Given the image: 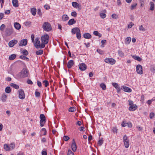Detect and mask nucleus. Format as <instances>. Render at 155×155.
Here are the masks:
<instances>
[{"instance_id": "nucleus-1", "label": "nucleus", "mask_w": 155, "mask_h": 155, "mask_svg": "<svg viewBox=\"0 0 155 155\" xmlns=\"http://www.w3.org/2000/svg\"><path fill=\"white\" fill-rule=\"evenodd\" d=\"M49 38V36L47 34H45L41 37V47L43 48H44L45 45L48 43Z\"/></svg>"}, {"instance_id": "nucleus-2", "label": "nucleus", "mask_w": 155, "mask_h": 155, "mask_svg": "<svg viewBox=\"0 0 155 155\" xmlns=\"http://www.w3.org/2000/svg\"><path fill=\"white\" fill-rule=\"evenodd\" d=\"M29 73L27 69L24 68L16 76L19 78H23L28 76Z\"/></svg>"}, {"instance_id": "nucleus-3", "label": "nucleus", "mask_w": 155, "mask_h": 155, "mask_svg": "<svg viewBox=\"0 0 155 155\" xmlns=\"http://www.w3.org/2000/svg\"><path fill=\"white\" fill-rule=\"evenodd\" d=\"M42 28L44 30L48 31L51 29V27L50 23L48 22H45L42 26Z\"/></svg>"}, {"instance_id": "nucleus-4", "label": "nucleus", "mask_w": 155, "mask_h": 155, "mask_svg": "<svg viewBox=\"0 0 155 155\" xmlns=\"http://www.w3.org/2000/svg\"><path fill=\"white\" fill-rule=\"evenodd\" d=\"M33 43L34 46L36 48H43L41 47V43L40 44V42L39 40V39L38 38H35Z\"/></svg>"}, {"instance_id": "nucleus-5", "label": "nucleus", "mask_w": 155, "mask_h": 155, "mask_svg": "<svg viewBox=\"0 0 155 155\" xmlns=\"http://www.w3.org/2000/svg\"><path fill=\"white\" fill-rule=\"evenodd\" d=\"M123 141L125 148H128L130 145L129 140L128 137L125 135L123 137Z\"/></svg>"}, {"instance_id": "nucleus-6", "label": "nucleus", "mask_w": 155, "mask_h": 155, "mask_svg": "<svg viewBox=\"0 0 155 155\" xmlns=\"http://www.w3.org/2000/svg\"><path fill=\"white\" fill-rule=\"evenodd\" d=\"M104 61L106 63L111 65L114 64L116 62V61L114 59L111 58H107L104 60Z\"/></svg>"}, {"instance_id": "nucleus-7", "label": "nucleus", "mask_w": 155, "mask_h": 155, "mask_svg": "<svg viewBox=\"0 0 155 155\" xmlns=\"http://www.w3.org/2000/svg\"><path fill=\"white\" fill-rule=\"evenodd\" d=\"M136 70L138 74H141L143 73L142 67L140 64H138L136 66Z\"/></svg>"}, {"instance_id": "nucleus-8", "label": "nucleus", "mask_w": 155, "mask_h": 155, "mask_svg": "<svg viewBox=\"0 0 155 155\" xmlns=\"http://www.w3.org/2000/svg\"><path fill=\"white\" fill-rule=\"evenodd\" d=\"M40 123L41 127H43L45 122V117L43 114H41L40 116Z\"/></svg>"}, {"instance_id": "nucleus-9", "label": "nucleus", "mask_w": 155, "mask_h": 155, "mask_svg": "<svg viewBox=\"0 0 155 155\" xmlns=\"http://www.w3.org/2000/svg\"><path fill=\"white\" fill-rule=\"evenodd\" d=\"M18 97L21 99H23L25 98V95L24 91L22 89H19L18 90Z\"/></svg>"}, {"instance_id": "nucleus-10", "label": "nucleus", "mask_w": 155, "mask_h": 155, "mask_svg": "<svg viewBox=\"0 0 155 155\" xmlns=\"http://www.w3.org/2000/svg\"><path fill=\"white\" fill-rule=\"evenodd\" d=\"M5 33L6 36H9L11 35L13 32V29L12 28H7L5 30Z\"/></svg>"}, {"instance_id": "nucleus-11", "label": "nucleus", "mask_w": 155, "mask_h": 155, "mask_svg": "<svg viewBox=\"0 0 155 155\" xmlns=\"http://www.w3.org/2000/svg\"><path fill=\"white\" fill-rule=\"evenodd\" d=\"M72 6L75 8H78V10L81 9V5L76 2H73L72 3Z\"/></svg>"}, {"instance_id": "nucleus-12", "label": "nucleus", "mask_w": 155, "mask_h": 155, "mask_svg": "<svg viewBox=\"0 0 155 155\" xmlns=\"http://www.w3.org/2000/svg\"><path fill=\"white\" fill-rule=\"evenodd\" d=\"M27 43V40L26 39H24L21 40L19 42V45L21 46H25Z\"/></svg>"}, {"instance_id": "nucleus-13", "label": "nucleus", "mask_w": 155, "mask_h": 155, "mask_svg": "<svg viewBox=\"0 0 155 155\" xmlns=\"http://www.w3.org/2000/svg\"><path fill=\"white\" fill-rule=\"evenodd\" d=\"M18 43V41L16 40H13L10 41L8 43L9 46L10 47H12Z\"/></svg>"}, {"instance_id": "nucleus-14", "label": "nucleus", "mask_w": 155, "mask_h": 155, "mask_svg": "<svg viewBox=\"0 0 155 155\" xmlns=\"http://www.w3.org/2000/svg\"><path fill=\"white\" fill-rule=\"evenodd\" d=\"M112 84L117 89V92H119L121 90L120 87L117 83H112Z\"/></svg>"}, {"instance_id": "nucleus-15", "label": "nucleus", "mask_w": 155, "mask_h": 155, "mask_svg": "<svg viewBox=\"0 0 155 155\" xmlns=\"http://www.w3.org/2000/svg\"><path fill=\"white\" fill-rule=\"evenodd\" d=\"M79 68L81 71H84L87 68V66L84 63H81L79 64Z\"/></svg>"}, {"instance_id": "nucleus-16", "label": "nucleus", "mask_w": 155, "mask_h": 155, "mask_svg": "<svg viewBox=\"0 0 155 155\" xmlns=\"http://www.w3.org/2000/svg\"><path fill=\"white\" fill-rule=\"evenodd\" d=\"M71 148L72 150L74 152H75L77 150V146L74 140H73V141L71 145Z\"/></svg>"}, {"instance_id": "nucleus-17", "label": "nucleus", "mask_w": 155, "mask_h": 155, "mask_svg": "<svg viewBox=\"0 0 155 155\" xmlns=\"http://www.w3.org/2000/svg\"><path fill=\"white\" fill-rule=\"evenodd\" d=\"M122 87L123 90L126 92H130L132 91L131 89L128 87L123 86H122Z\"/></svg>"}, {"instance_id": "nucleus-18", "label": "nucleus", "mask_w": 155, "mask_h": 155, "mask_svg": "<svg viewBox=\"0 0 155 155\" xmlns=\"http://www.w3.org/2000/svg\"><path fill=\"white\" fill-rule=\"evenodd\" d=\"M74 64V61L72 60L68 61L67 64V67L68 68H71Z\"/></svg>"}, {"instance_id": "nucleus-19", "label": "nucleus", "mask_w": 155, "mask_h": 155, "mask_svg": "<svg viewBox=\"0 0 155 155\" xmlns=\"http://www.w3.org/2000/svg\"><path fill=\"white\" fill-rule=\"evenodd\" d=\"M137 108V106L135 104L130 106L129 109L130 111H133L136 110Z\"/></svg>"}, {"instance_id": "nucleus-20", "label": "nucleus", "mask_w": 155, "mask_h": 155, "mask_svg": "<svg viewBox=\"0 0 155 155\" xmlns=\"http://www.w3.org/2000/svg\"><path fill=\"white\" fill-rule=\"evenodd\" d=\"M14 27L17 30H19L21 28L20 25L18 22H15L14 24Z\"/></svg>"}, {"instance_id": "nucleus-21", "label": "nucleus", "mask_w": 155, "mask_h": 155, "mask_svg": "<svg viewBox=\"0 0 155 155\" xmlns=\"http://www.w3.org/2000/svg\"><path fill=\"white\" fill-rule=\"evenodd\" d=\"M131 41V38L129 37H127L125 41V43L126 45H129Z\"/></svg>"}, {"instance_id": "nucleus-22", "label": "nucleus", "mask_w": 155, "mask_h": 155, "mask_svg": "<svg viewBox=\"0 0 155 155\" xmlns=\"http://www.w3.org/2000/svg\"><path fill=\"white\" fill-rule=\"evenodd\" d=\"M132 57L135 60L139 61H140L142 60V58L139 56L136 55H132Z\"/></svg>"}, {"instance_id": "nucleus-23", "label": "nucleus", "mask_w": 155, "mask_h": 155, "mask_svg": "<svg viewBox=\"0 0 155 155\" xmlns=\"http://www.w3.org/2000/svg\"><path fill=\"white\" fill-rule=\"evenodd\" d=\"M80 29L76 27L73 28L71 30V33L73 34H75Z\"/></svg>"}, {"instance_id": "nucleus-24", "label": "nucleus", "mask_w": 155, "mask_h": 155, "mask_svg": "<svg viewBox=\"0 0 155 155\" xmlns=\"http://www.w3.org/2000/svg\"><path fill=\"white\" fill-rule=\"evenodd\" d=\"M76 21L74 19H71L68 22V24L69 25H72L76 23Z\"/></svg>"}, {"instance_id": "nucleus-25", "label": "nucleus", "mask_w": 155, "mask_h": 155, "mask_svg": "<svg viewBox=\"0 0 155 155\" xmlns=\"http://www.w3.org/2000/svg\"><path fill=\"white\" fill-rule=\"evenodd\" d=\"M12 3L13 6L15 7L18 6V3L17 0H13L12 1Z\"/></svg>"}, {"instance_id": "nucleus-26", "label": "nucleus", "mask_w": 155, "mask_h": 155, "mask_svg": "<svg viewBox=\"0 0 155 155\" xmlns=\"http://www.w3.org/2000/svg\"><path fill=\"white\" fill-rule=\"evenodd\" d=\"M69 19V17L67 15H64L62 16V20L64 21L68 20Z\"/></svg>"}, {"instance_id": "nucleus-27", "label": "nucleus", "mask_w": 155, "mask_h": 155, "mask_svg": "<svg viewBox=\"0 0 155 155\" xmlns=\"http://www.w3.org/2000/svg\"><path fill=\"white\" fill-rule=\"evenodd\" d=\"M4 148L6 151L10 150V146L9 145L6 144H5L4 145Z\"/></svg>"}, {"instance_id": "nucleus-28", "label": "nucleus", "mask_w": 155, "mask_h": 155, "mask_svg": "<svg viewBox=\"0 0 155 155\" xmlns=\"http://www.w3.org/2000/svg\"><path fill=\"white\" fill-rule=\"evenodd\" d=\"M117 52L118 55L120 57H123L124 56V54L121 50H118Z\"/></svg>"}, {"instance_id": "nucleus-29", "label": "nucleus", "mask_w": 155, "mask_h": 155, "mask_svg": "<svg viewBox=\"0 0 155 155\" xmlns=\"http://www.w3.org/2000/svg\"><path fill=\"white\" fill-rule=\"evenodd\" d=\"M31 10L32 14L34 16L35 15L36 12V9L35 8H32Z\"/></svg>"}, {"instance_id": "nucleus-30", "label": "nucleus", "mask_w": 155, "mask_h": 155, "mask_svg": "<svg viewBox=\"0 0 155 155\" xmlns=\"http://www.w3.org/2000/svg\"><path fill=\"white\" fill-rule=\"evenodd\" d=\"M7 97V95L5 94H3L1 100L2 101L4 102L6 100V98Z\"/></svg>"}, {"instance_id": "nucleus-31", "label": "nucleus", "mask_w": 155, "mask_h": 155, "mask_svg": "<svg viewBox=\"0 0 155 155\" xmlns=\"http://www.w3.org/2000/svg\"><path fill=\"white\" fill-rule=\"evenodd\" d=\"M10 86L17 89H19V88L18 85L14 83H11L10 84Z\"/></svg>"}, {"instance_id": "nucleus-32", "label": "nucleus", "mask_w": 155, "mask_h": 155, "mask_svg": "<svg viewBox=\"0 0 155 155\" xmlns=\"http://www.w3.org/2000/svg\"><path fill=\"white\" fill-rule=\"evenodd\" d=\"M83 36L85 38L87 39L90 38L91 37V35L89 33L85 34Z\"/></svg>"}, {"instance_id": "nucleus-33", "label": "nucleus", "mask_w": 155, "mask_h": 155, "mask_svg": "<svg viewBox=\"0 0 155 155\" xmlns=\"http://www.w3.org/2000/svg\"><path fill=\"white\" fill-rule=\"evenodd\" d=\"M10 150L14 149L15 147V144L13 143H11L9 145Z\"/></svg>"}, {"instance_id": "nucleus-34", "label": "nucleus", "mask_w": 155, "mask_h": 155, "mask_svg": "<svg viewBox=\"0 0 155 155\" xmlns=\"http://www.w3.org/2000/svg\"><path fill=\"white\" fill-rule=\"evenodd\" d=\"M150 10L151 11H153L154 9V4L152 2H150Z\"/></svg>"}, {"instance_id": "nucleus-35", "label": "nucleus", "mask_w": 155, "mask_h": 155, "mask_svg": "<svg viewBox=\"0 0 155 155\" xmlns=\"http://www.w3.org/2000/svg\"><path fill=\"white\" fill-rule=\"evenodd\" d=\"M16 55L14 54H13L9 56V59L10 60H13L16 58Z\"/></svg>"}, {"instance_id": "nucleus-36", "label": "nucleus", "mask_w": 155, "mask_h": 155, "mask_svg": "<svg viewBox=\"0 0 155 155\" xmlns=\"http://www.w3.org/2000/svg\"><path fill=\"white\" fill-rule=\"evenodd\" d=\"M43 50H39L38 51L36 52V54L37 55H41L43 54Z\"/></svg>"}, {"instance_id": "nucleus-37", "label": "nucleus", "mask_w": 155, "mask_h": 155, "mask_svg": "<svg viewBox=\"0 0 155 155\" xmlns=\"http://www.w3.org/2000/svg\"><path fill=\"white\" fill-rule=\"evenodd\" d=\"M81 32L80 30L76 33V37L78 39H81Z\"/></svg>"}, {"instance_id": "nucleus-38", "label": "nucleus", "mask_w": 155, "mask_h": 155, "mask_svg": "<svg viewBox=\"0 0 155 155\" xmlns=\"http://www.w3.org/2000/svg\"><path fill=\"white\" fill-rule=\"evenodd\" d=\"M41 134L44 135L46 134V130L45 128H43L41 130Z\"/></svg>"}, {"instance_id": "nucleus-39", "label": "nucleus", "mask_w": 155, "mask_h": 155, "mask_svg": "<svg viewBox=\"0 0 155 155\" xmlns=\"http://www.w3.org/2000/svg\"><path fill=\"white\" fill-rule=\"evenodd\" d=\"M139 30L140 31L143 32H144L146 30L145 28L143 27L142 25H141L140 26L139 28Z\"/></svg>"}, {"instance_id": "nucleus-40", "label": "nucleus", "mask_w": 155, "mask_h": 155, "mask_svg": "<svg viewBox=\"0 0 155 155\" xmlns=\"http://www.w3.org/2000/svg\"><path fill=\"white\" fill-rule=\"evenodd\" d=\"M100 86L103 90H105L106 89V86L104 83L101 84Z\"/></svg>"}, {"instance_id": "nucleus-41", "label": "nucleus", "mask_w": 155, "mask_h": 155, "mask_svg": "<svg viewBox=\"0 0 155 155\" xmlns=\"http://www.w3.org/2000/svg\"><path fill=\"white\" fill-rule=\"evenodd\" d=\"M5 91L7 93H9L11 92V89L10 87H7L5 89Z\"/></svg>"}, {"instance_id": "nucleus-42", "label": "nucleus", "mask_w": 155, "mask_h": 155, "mask_svg": "<svg viewBox=\"0 0 155 155\" xmlns=\"http://www.w3.org/2000/svg\"><path fill=\"white\" fill-rule=\"evenodd\" d=\"M5 28V25L4 24L2 25L0 27V30L3 31Z\"/></svg>"}, {"instance_id": "nucleus-43", "label": "nucleus", "mask_w": 155, "mask_h": 155, "mask_svg": "<svg viewBox=\"0 0 155 155\" xmlns=\"http://www.w3.org/2000/svg\"><path fill=\"white\" fill-rule=\"evenodd\" d=\"M100 15L101 17L102 18H106V15L104 13H101L100 14Z\"/></svg>"}, {"instance_id": "nucleus-44", "label": "nucleus", "mask_w": 155, "mask_h": 155, "mask_svg": "<svg viewBox=\"0 0 155 155\" xmlns=\"http://www.w3.org/2000/svg\"><path fill=\"white\" fill-rule=\"evenodd\" d=\"M43 83H44V85L45 87H47L49 85V83L48 81L44 80L43 81Z\"/></svg>"}, {"instance_id": "nucleus-45", "label": "nucleus", "mask_w": 155, "mask_h": 155, "mask_svg": "<svg viewBox=\"0 0 155 155\" xmlns=\"http://www.w3.org/2000/svg\"><path fill=\"white\" fill-rule=\"evenodd\" d=\"M137 4L136 3H135L132 4L130 6V9L132 10L134 9V8L137 6Z\"/></svg>"}, {"instance_id": "nucleus-46", "label": "nucleus", "mask_w": 155, "mask_h": 155, "mask_svg": "<svg viewBox=\"0 0 155 155\" xmlns=\"http://www.w3.org/2000/svg\"><path fill=\"white\" fill-rule=\"evenodd\" d=\"M22 53L25 55H27L28 54V52L25 49L24 50L22 51Z\"/></svg>"}, {"instance_id": "nucleus-47", "label": "nucleus", "mask_w": 155, "mask_h": 155, "mask_svg": "<svg viewBox=\"0 0 155 155\" xmlns=\"http://www.w3.org/2000/svg\"><path fill=\"white\" fill-rule=\"evenodd\" d=\"M77 13L75 11L72 12L71 13V16L74 17H76L77 16Z\"/></svg>"}, {"instance_id": "nucleus-48", "label": "nucleus", "mask_w": 155, "mask_h": 155, "mask_svg": "<svg viewBox=\"0 0 155 155\" xmlns=\"http://www.w3.org/2000/svg\"><path fill=\"white\" fill-rule=\"evenodd\" d=\"M20 58L23 60H29V59L28 58L24 55L20 56Z\"/></svg>"}, {"instance_id": "nucleus-49", "label": "nucleus", "mask_w": 155, "mask_h": 155, "mask_svg": "<svg viewBox=\"0 0 155 155\" xmlns=\"http://www.w3.org/2000/svg\"><path fill=\"white\" fill-rule=\"evenodd\" d=\"M154 113L153 112H151L150 114V117L151 119H152L154 117Z\"/></svg>"}, {"instance_id": "nucleus-50", "label": "nucleus", "mask_w": 155, "mask_h": 155, "mask_svg": "<svg viewBox=\"0 0 155 155\" xmlns=\"http://www.w3.org/2000/svg\"><path fill=\"white\" fill-rule=\"evenodd\" d=\"M75 110V109L73 107H70L68 110L70 112H73Z\"/></svg>"}, {"instance_id": "nucleus-51", "label": "nucleus", "mask_w": 155, "mask_h": 155, "mask_svg": "<svg viewBox=\"0 0 155 155\" xmlns=\"http://www.w3.org/2000/svg\"><path fill=\"white\" fill-rule=\"evenodd\" d=\"M103 143V140L101 139H100L99 140L98 142V144L99 146H101Z\"/></svg>"}, {"instance_id": "nucleus-52", "label": "nucleus", "mask_w": 155, "mask_h": 155, "mask_svg": "<svg viewBox=\"0 0 155 155\" xmlns=\"http://www.w3.org/2000/svg\"><path fill=\"white\" fill-rule=\"evenodd\" d=\"M127 123L125 121H123L121 124V125L122 127H125L127 125Z\"/></svg>"}, {"instance_id": "nucleus-53", "label": "nucleus", "mask_w": 155, "mask_h": 155, "mask_svg": "<svg viewBox=\"0 0 155 155\" xmlns=\"http://www.w3.org/2000/svg\"><path fill=\"white\" fill-rule=\"evenodd\" d=\"M35 96L36 97H39L40 96V94L39 92L36 91L35 92Z\"/></svg>"}, {"instance_id": "nucleus-54", "label": "nucleus", "mask_w": 155, "mask_h": 155, "mask_svg": "<svg viewBox=\"0 0 155 155\" xmlns=\"http://www.w3.org/2000/svg\"><path fill=\"white\" fill-rule=\"evenodd\" d=\"M68 155H74V153L71 150H69L68 153Z\"/></svg>"}, {"instance_id": "nucleus-55", "label": "nucleus", "mask_w": 155, "mask_h": 155, "mask_svg": "<svg viewBox=\"0 0 155 155\" xmlns=\"http://www.w3.org/2000/svg\"><path fill=\"white\" fill-rule=\"evenodd\" d=\"M134 24L132 22H130V24L128 26V28H131L133 25Z\"/></svg>"}, {"instance_id": "nucleus-56", "label": "nucleus", "mask_w": 155, "mask_h": 155, "mask_svg": "<svg viewBox=\"0 0 155 155\" xmlns=\"http://www.w3.org/2000/svg\"><path fill=\"white\" fill-rule=\"evenodd\" d=\"M64 139L65 141H66L68 140L69 139V138L68 136H64Z\"/></svg>"}, {"instance_id": "nucleus-57", "label": "nucleus", "mask_w": 155, "mask_h": 155, "mask_svg": "<svg viewBox=\"0 0 155 155\" xmlns=\"http://www.w3.org/2000/svg\"><path fill=\"white\" fill-rule=\"evenodd\" d=\"M129 102V105H130V106H132L134 104L133 101L131 100H129L128 101Z\"/></svg>"}, {"instance_id": "nucleus-58", "label": "nucleus", "mask_w": 155, "mask_h": 155, "mask_svg": "<svg viewBox=\"0 0 155 155\" xmlns=\"http://www.w3.org/2000/svg\"><path fill=\"white\" fill-rule=\"evenodd\" d=\"M37 85L39 87H42L41 82L39 81H37Z\"/></svg>"}, {"instance_id": "nucleus-59", "label": "nucleus", "mask_w": 155, "mask_h": 155, "mask_svg": "<svg viewBox=\"0 0 155 155\" xmlns=\"http://www.w3.org/2000/svg\"><path fill=\"white\" fill-rule=\"evenodd\" d=\"M44 8L46 10H48L50 8V6L47 4L45 5Z\"/></svg>"}, {"instance_id": "nucleus-60", "label": "nucleus", "mask_w": 155, "mask_h": 155, "mask_svg": "<svg viewBox=\"0 0 155 155\" xmlns=\"http://www.w3.org/2000/svg\"><path fill=\"white\" fill-rule=\"evenodd\" d=\"M94 34L96 36L99 35H100V33H99L97 31H94L93 32Z\"/></svg>"}, {"instance_id": "nucleus-61", "label": "nucleus", "mask_w": 155, "mask_h": 155, "mask_svg": "<svg viewBox=\"0 0 155 155\" xmlns=\"http://www.w3.org/2000/svg\"><path fill=\"white\" fill-rule=\"evenodd\" d=\"M27 83L28 84H33V82L30 79H28L27 81Z\"/></svg>"}, {"instance_id": "nucleus-62", "label": "nucleus", "mask_w": 155, "mask_h": 155, "mask_svg": "<svg viewBox=\"0 0 155 155\" xmlns=\"http://www.w3.org/2000/svg\"><path fill=\"white\" fill-rule=\"evenodd\" d=\"M153 101V99L148 100L147 102V103L149 105H150L151 103Z\"/></svg>"}, {"instance_id": "nucleus-63", "label": "nucleus", "mask_w": 155, "mask_h": 155, "mask_svg": "<svg viewBox=\"0 0 155 155\" xmlns=\"http://www.w3.org/2000/svg\"><path fill=\"white\" fill-rule=\"evenodd\" d=\"M140 3V6H143L144 5L143 0H139Z\"/></svg>"}, {"instance_id": "nucleus-64", "label": "nucleus", "mask_w": 155, "mask_h": 155, "mask_svg": "<svg viewBox=\"0 0 155 155\" xmlns=\"http://www.w3.org/2000/svg\"><path fill=\"white\" fill-rule=\"evenodd\" d=\"M42 155H47V153L46 151H42L41 152Z\"/></svg>"}]
</instances>
